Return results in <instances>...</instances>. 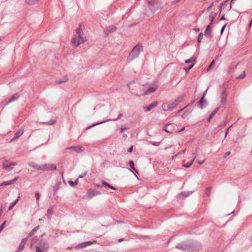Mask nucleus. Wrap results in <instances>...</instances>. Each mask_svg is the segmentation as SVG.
I'll return each instance as SVG.
<instances>
[{"mask_svg":"<svg viewBox=\"0 0 252 252\" xmlns=\"http://www.w3.org/2000/svg\"><path fill=\"white\" fill-rule=\"evenodd\" d=\"M84 27L79 24L75 30V33L71 39L70 43L72 47H78L80 44L87 41V37L84 32Z\"/></svg>","mask_w":252,"mask_h":252,"instance_id":"1","label":"nucleus"},{"mask_svg":"<svg viewBox=\"0 0 252 252\" xmlns=\"http://www.w3.org/2000/svg\"><path fill=\"white\" fill-rule=\"evenodd\" d=\"M133 81L130 82L128 84H127V87L128 89L130 90V93L135 94L136 96L144 95L145 94L152 93L155 92L158 88L157 86L156 85L153 86L143 85L141 91L139 94H134L132 92L133 89L132 88V85H133Z\"/></svg>","mask_w":252,"mask_h":252,"instance_id":"2","label":"nucleus"},{"mask_svg":"<svg viewBox=\"0 0 252 252\" xmlns=\"http://www.w3.org/2000/svg\"><path fill=\"white\" fill-rule=\"evenodd\" d=\"M143 51V47L140 44L136 45L129 54L128 60L129 62L137 58L140 53Z\"/></svg>","mask_w":252,"mask_h":252,"instance_id":"3","label":"nucleus"},{"mask_svg":"<svg viewBox=\"0 0 252 252\" xmlns=\"http://www.w3.org/2000/svg\"><path fill=\"white\" fill-rule=\"evenodd\" d=\"M148 6L151 11L154 14L158 9H161L163 6V3L158 0H148Z\"/></svg>","mask_w":252,"mask_h":252,"instance_id":"4","label":"nucleus"},{"mask_svg":"<svg viewBox=\"0 0 252 252\" xmlns=\"http://www.w3.org/2000/svg\"><path fill=\"white\" fill-rule=\"evenodd\" d=\"M227 93L225 89H223L220 96V106L225 107L226 106V97Z\"/></svg>","mask_w":252,"mask_h":252,"instance_id":"5","label":"nucleus"},{"mask_svg":"<svg viewBox=\"0 0 252 252\" xmlns=\"http://www.w3.org/2000/svg\"><path fill=\"white\" fill-rule=\"evenodd\" d=\"M100 194V192L96 190L89 189L87 193V195L89 199L92 198L93 197Z\"/></svg>","mask_w":252,"mask_h":252,"instance_id":"6","label":"nucleus"},{"mask_svg":"<svg viewBox=\"0 0 252 252\" xmlns=\"http://www.w3.org/2000/svg\"><path fill=\"white\" fill-rule=\"evenodd\" d=\"M56 169V166L54 164L41 165V170H54Z\"/></svg>","mask_w":252,"mask_h":252,"instance_id":"7","label":"nucleus"},{"mask_svg":"<svg viewBox=\"0 0 252 252\" xmlns=\"http://www.w3.org/2000/svg\"><path fill=\"white\" fill-rule=\"evenodd\" d=\"M16 164L14 162H10L8 161H4L2 164L3 167L7 170H10L13 168Z\"/></svg>","mask_w":252,"mask_h":252,"instance_id":"8","label":"nucleus"},{"mask_svg":"<svg viewBox=\"0 0 252 252\" xmlns=\"http://www.w3.org/2000/svg\"><path fill=\"white\" fill-rule=\"evenodd\" d=\"M183 100V96H178L172 103L170 104L171 109L177 106Z\"/></svg>","mask_w":252,"mask_h":252,"instance_id":"9","label":"nucleus"},{"mask_svg":"<svg viewBox=\"0 0 252 252\" xmlns=\"http://www.w3.org/2000/svg\"><path fill=\"white\" fill-rule=\"evenodd\" d=\"M207 91V89L204 92L203 96H202L201 99L199 102L198 106L201 108L203 109V108L207 105V101L204 100L205 95Z\"/></svg>","mask_w":252,"mask_h":252,"instance_id":"10","label":"nucleus"},{"mask_svg":"<svg viewBox=\"0 0 252 252\" xmlns=\"http://www.w3.org/2000/svg\"><path fill=\"white\" fill-rule=\"evenodd\" d=\"M212 24H211V23H210L209 25H208V26L206 27V30L205 31V35L210 38L212 37V34L211 33V28Z\"/></svg>","mask_w":252,"mask_h":252,"instance_id":"11","label":"nucleus"},{"mask_svg":"<svg viewBox=\"0 0 252 252\" xmlns=\"http://www.w3.org/2000/svg\"><path fill=\"white\" fill-rule=\"evenodd\" d=\"M174 126L172 124H168L165 126L164 130L168 133H172L174 130Z\"/></svg>","mask_w":252,"mask_h":252,"instance_id":"12","label":"nucleus"},{"mask_svg":"<svg viewBox=\"0 0 252 252\" xmlns=\"http://www.w3.org/2000/svg\"><path fill=\"white\" fill-rule=\"evenodd\" d=\"M176 248L183 250H189L190 246L186 243H182L178 244Z\"/></svg>","mask_w":252,"mask_h":252,"instance_id":"13","label":"nucleus"},{"mask_svg":"<svg viewBox=\"0 0 252 252\" xmlns=\"http://www.w3.org/2000/svg\"><path fill=\"white\" fill-rule=\"evenodd\" d=\"M68 150H70L76 152L77 153L82 152L83 151V148L81 146H72L67 148Z\"/></svg>","mask_w":252,"mask_h":252,"instance_id":"14","label":"nucleus"},{"mask_svg":"<svg viewBox=\"0 0 252 252\" xmlns=\"http://www.w3.org/2000/svg\"><path fill=\"white\" fill-rule=\"evenodd\" d=\"M27 239L26 238H23L19 245L18 250L17 252H22L25 248V246L27 242Z\"/></svg>","mask_w":252,"mask_h":252,"instance_id":"15","label":"nucleus"},{"mask_svg":"<svg viewBox=\"0 0 252 252\" xmlns=\"http://www.w3.org/2000/svg\"><path fill=\"white\" fill-rule=\"evenodd\" d=\"M18 177H16L14 179L7 182H4L0 184V186H8L14 184L18 179Z\"/></svg>","mask_w":252,"mask_h":252,"instance_id":"16","label":"nucleus"},{"mask_svg":"<svg viewBox=\"0 0 252 252\" xmlns=\"http://www.w3.org/2000/svg\"><path fill=\"white\" fill-rule=\"evenodd\" d=\"M94 242H91V241L83 242V243L79 244L77 246V248H80V249L84 248L86 247L87 246H90V245L93 244Z\"/></svg>","mask_w":252,"mask_h":252,"instance_id":"17","label":"nucleus"},{"mask_svg":"<svg viewBox=\"0 0 252 252\" xmlns=\"http://www.w3.org/2000/svg\"><path fill=\"white\" fill-rule=\"evenodd\" d=\"M162 108L163 111H166L169 110H171V108L170 107V105L169 103H164L162 105Z\"/></svg>","mask_w":252,"mask_h":252,"instance_id":"18","label":"nucleus"},{"mask_svg":"<svg viewBox=\"0 0 252 252\" xmlns=\"http://www.w3.org/2000/svg\"><path fill=\"white\" fill-rule=\"evenodd\" d=\"M156 105H157V103H156L151 104L149 106H148L147 107H144V110L146 112L150 111L152 109H153L155 107H156Z\"/></svg>","mask_w":252,"mask_h":252,"instance_id":"19","label":"nucleus"},{"mask_svg":"<svg viewBox=\"0 0 252 252\" xmlns=\"http://www.w3.org/2000/svg\"><path fill=\"white\" fill-rule=\"evenodd\" d=\"M29 165L30 166L32 167V168H34L37 170H40V169H41V165H38L37 164H36L34 162H33L29 163Z\"/></svg>","mask_w":252,"mask_h":252,"instance_id":"20","label":"nucleus"},{"mask_svg":"<svg viewBox=\"0 0 252 252\" xmlns=\"http://www.w3.org/2000/svg\"><path fill=\"white\" fill-rule=\"evenodd\" d=\"M217 13L215 12H211L209 16V19L210 21L211 24L213 23V21L216 17Z\"/></svg>","mask_w":252,"mask_h":252,"instance_id":"21","label":"nucleus"},{"mask_svg":"<svg viewBox=\"0 0 252 252\" xmlns=\"http://www.w3.org/2000/svg\"><path fill=\"white\" fill-rule=\"evenodd\" d=\"M220 109V107H217L209 116V118L207 119L208 122H210L215 115L217 113L219 109Z\"/></svg>","mask_w":252,"mask_h":252,"instance_id":"22","label":"nucleus"},{"mask_svg":"<svg viewBox=\"0 0 252 252\" xmlns=\"http://www.w3.org/2000/svg\"><path fill=\"white\" fill-rule=\"evenodd\" d=\"M24 131L23 129L19 130L15 134V137L12 139L11 140L17 139L23 134Z\"/></svg>","mask_w":252,"mask_h":252,"instance_id":"23","label":"nucleus"},{"mask_svg":"<svg viewBox=\"0 0 252 252\" xmlns=\"http://www.w3.org/2000/svg\"><path fill=\"white\" fill-rule=\"evenodd\" d=\"M67 80H68L67 77L65 76V77H63L62 79H59V80H57L56 82L58 84H61V83H65V82H67Z\"/></svg>","mask_w":252,"mask_h":252,"instance_id":"24","label":"nucleus"},{"mask_svg":"<svg viewBox=\"0 0 252 252\" xmlns=\"http://www.w3.org/2000/svg\"><path fill=\"white\" fill-rule=\"evenodd\" d=\"M19 201V198L16 199L14 202H13L8 207V210H11L14 207V206Z\"/></svg>","mask_w":252,"mask_h":252,"instance_id":"25","label":"nucleus"},{"mask_svg":"<svg viewBox=\"0 0 252 252\" xmlns=\"http://www.w3.org/2000/svg\"><path fill=\"white\" fill-rule=\"evenodd\" d=\"M193 161L194 159H192L190 162H188L187 163L184 164L183 166L186 168H189L192 165Z\"/></svg>","mask_w":252,"mask_h":252,"instance_id":"26","label":"nucleus"},{"mask_svg":"<svg viewBox=\"0 0 252 252\" xmlns=\"http://www.w3.org/2000/svg\"><path fill=\"white\" fill-rule=\"evenodd\" d=\"M109 33H110V30L108 29H106V30H105L104 31L103 36L104 37H107L109 34Z\"/></svg>","mask_w":252,"mask_h":252,"instance_id":"27","label":"nucleus"},{"mask_svg":"<svg viewBox=\"0 0 252 252\" xmlns=\"http://www.w3.org/2000/svg\"><path fill=\"white\" fill-rule=\"evenodd\" d=\"M195 59L192 57V58H190V59L186 60L185 63H195Z\"/></svg>","mask_w":252,"mask_h":252,"instance_id":"28","label":"nucleus"},{"mask_svg":"<svg viewBox=\"0 0 252 252\" xmlns=\"http://www.w3.org/2000/svg\"><path fill=\"white\" fill-rule=\"evenodd\" d=\"M39 0H28L27 2L29 4H33L37 3Z\"/></svg>","mask_w":252,"mask_h":252,"instance_id":"29","label":"nucleus"},{"mask_svg":"<svg viewBox=\"0 0 252 252\" xmlns=\"http://www.w3.org/2000/svg\"><path fill=\"white\" fill-rule=\"evenodd\" d=\"M203 37V33H200L198 35V38H197V42L199 43L201 42V40L202 39Z\"/></svg>","mask_w":252,"mask_h":252,"instance_id":"30","label":"nucleus"},{"mask_svg":"<svg viewBox=\"0 0 252 252\" xmlns=\"http://www.w3.org/2000/svg\"><path fill=\"white\" fill-rule=\"evenodd\" d=\"M192 156L193 157L192 159H194V160L197 157V149H196L195 150L194 152H193V153L192 154Z\"/></svg>","mask_w":252,"mask_h":252,"instance_id":"31","label":"nucleus"},{"mask_svg":"<svg viewBox=\"0 0 252 252\" xmlns=\"http://www.w3.org/2000/svg\"><path fill=\"white\" fill-rule=\"evenodd\" d=\"M195 63H193L191 65H190L188 68H185V70L187 72H188L193 66L195 65Z\"/></svg>","mask_w":252,"mask_h":252,"instance_id":"32","label":"nucleus"},{"mask_svg":"<svg viewBox=\"0 0 252 252\" xmlns=\"http://www.w3.org/2000/svg\"><path fill=\"white\" fill-rule=\"evenodd\" d=\"M6 221H4L2 224L0 226V232L3 229L6 224Z\"/></svg>","mask_w":252,"mask_h":252,"instance_id":"33","label":"nucleus"},{"mask_svg":"<svg viewBox=\"0 0 252 252\" xmlns=\"http://www.w3.org/2000/svg\"><path fill=\"white\" fill-rule=\"evenodd\" d=\"M18 96H13V97H12L10 99V100L8 101V103H10V102H12V101H14V100H17V98H18Z\"/></svg>","mask_w":252,"mask_h":252,"instance_id":"34","label":"nucleus"},{"mask_svg":"<svg viewBox=\"0 0 252 252\" xmlns=\"http://www.w3.org/2000/svg\"><path fill=\"white\" fill-rule=\"evenodd\" d=\"M129 165L131 168L134 169V162L132 160L129 161Z\"/></svg>","mask_w":252,"mask_h":252,"instance_id":"35","label":"nucleus"},{"mask_svg":"<svg viewBox=\"0 0 252 252\" xmlns=\"http://www.w3.org/2000/svg\"><path fill=\"white\" fill-rule=\"evenodd\" d=\"M102 185L106 188H110V185H109L107 182L103 181L102 183Z\"/></svg>","mask_w":252,"mask_h":252,"instance_id":"36","label":"nucleus"},{"mask_svg":"<svg viewBox=\"0 0 252 252\" xmlns=\"http://www.w3.org/2000/svg\"><path fill=\"white\" fill-rule=\"evenodd\" d=\"M211 190V188H208L206 189V191H205V193H206V194L207 195H209V194L210 193Z\"/></svg>","mask_w":252,"mask_h":252,"instance_id":"37","label":"nucleus"},{"mask_svg":"<svg viewBox=\"0 0 252 252\" xmlns=\"http://www.w3.org/2000/svg\"><path fill=\"white\" fill-rule=\"evenodd\" d=\"M35 197H36V201L38 202L40 198V194H39V192H35Z\"/></svg>","mask_w":252,"mask_h":252,"instance_id":"38","label":"nucleus"},{"mask_svg":"<svg viewBox=\"0 0 252 252\" xmlns=\"http://www.w3.org/2000/svg\"><path fill=\"white\" fill-rule=\"evenodd\" d=\"M190 194V192H182V194L184 196H185V197H187L188 196L189 194Z\"/></svg>","mask_w":252,"mask_h":252,"instance_id":"39","label":"nucleus"},{"mask_svg":"<svg viewBox=\"0 0 252 252\" xmlns=\"http://www.w3.org/2000/svg\"><path fill=\"white\" fill-rule=\"evenodd\" d=\"M189 112H185L182 115V117L183 118V119H185L187 116L188 115H189Z\"/></svg>","mask_w":252,"mask_h":252,"instance_id":"40","label":"nucleus"},{"mask_svg":"<svg viewBox=\"0 0 252 252\" xmlns=\"http://www.w3.org/2000/svg\"><path fill=\"white\" fill-rule=\"evenodd\" d=\"M53 213V209L52 208H49L47 210V214L51 215Z\"/></svg>","mask_w":252,"mask_h":252,"instance_id":"41","label":"nucleus"},{"mask_svg":"<svg viewBox=\"0 0 252 252\" xmlns=\"http://www.w3.org/2000/svg\"><path fill=\"white\" fill-rule=\"evenodd\" d=\"M214 63H215V61L213 60L212 62V63H211V64H210V65L209 66L208 68V70H210V69H211L212 68Z\"/></svg>","mask_w":252,"mask_h":252,"instance_id":"42","label":"nucleus"},{"mask_svg":"<svg viewBox=\"0 0 252 252\" xmlns=\"http://www.w3.org/2000/svg\"><path fill=\"white\" fill-rule=\"evenodd\" d=\"M189 106V105L186 106L185 107H184V108H183L182 109L178 110L177 112H176V114H178L179 113H180L184 109H185V108H186L188 106Z\"/></svg>","mask_w":252,"mask_h":252,"instance_id":"43","label":"nucleus"},{"mask_svg":"<svg viewBox=\"0 0 252 252\" xmlns=\"http://www.w3.org/2000/svg\"><path fill=\"white\" fill-rule=\"evenodd\" d=\"M127 129V127H121V128H120V132H121V133H123V132H124V131L125 130Z\"/></svg>","mask_w":252,"mask_h":252,"instance_id":"44","label":"nucleus"},{"mask_svg":"<svg viewBox=\"0 0 252 252\" xmlns=\"http://www.w3.org/2000/svg\"><path fill=\"white\" fill-rule=\"evenodd\" d=\"M87 175V172H85L84 173H83L81 175H80L79 176V178H83V177H84L86 176Z\"/></svg>","mask_w":252,"mask_h":252,"instance_id":"45","label":"nucleus"},{"mask_svg":"<svg viewBox=\"0 0 252 252\" xmlns=\"http://www.w3.org/2000/svg\"><path fill=\"white\" fill-rule=\"evenodd\" d=\"M122 115H123L122 114H120L117 118H114V119H113V120H114V121L118 120L122 116Z\"/></svg>","mask_w":252,"mask_h":252,"instance_id":"46","label":"nucleus"},{"mask_svg":"<svg viewBox=\"0 0 252 252\" xmlns=\"http://www.w3.org/2000/svg\"><path fill=\"white\" fill-rule=\"evenodd\" d=\"M68 183L71 186H75V184L74 183V182H73V181H69L68 182Z\"/></svg>","mask_w":252,"mask_h":252,"instance_id":"47","label":"nucleus"},{"mask_svg":"<svg viewBox=\"0 0 252 252\" xmlns=\"http://www.w3.org/2000/svg\"><path fill=\"white\" fill-rule=\"evenodd\" d=\"M226 27V25H224L220 30V34H222L224 30V29Z\"/></svg>","mask_w":252,"mask_h":252,"instance_id":"48","label":"nucleus"},{"mask_svg":"<svg viewBox=\"0 0 252 252\" xmlns=\"http://www.w3.org/2000/svg\"><path fill=\"white\" fill-rule=\"evenodd\" d=\"M180 153H178L176 155L173 156L172 158V159H173L176 157H180Z\"/></svg>","mask_w":252,"mask_h":252,"instance_id":"49","label":"nucleus"},{"mask_svg":"<svg viewBox=\"0 0 252 252\" xmlns=\"http://www.w3.org/2000/svg\"><path fill=\"white\" fill-rule=\"evenodd\" d=\"M197 163H198V164H203V163H204V160H202V161H200V160H197Z\"/></svg>","mask_w":252,"mask_h":252,"instance_id":"50","label":"nucleus"},{"mask_svg":"<svg viewBox=\"0 0 252 252\" xmlns=\"http://www.w3.org/2000/svg\"><path fill=\"white\" fill-rule=\"evenodd\" d=\"M133 150V146H131L129 149L128 150H127L128 152L130 153V152H132Z\"/></svg>","mask_w":252,"mask_h":252,"instance_id":"51","label":"nucleus"},{"mask_svg":"<svg viewBox=\"0 0 252 252\" xmlns=\"http://www.w3.org/2000/svg\"><path fill=\"white\" fill-rule=\"evenodd\" d=\"M230 154V152H227L224 154V157H226Z\"/></svg>","mask_w":252,"mask_h":252,"instance_id":"52","label":"nucleus"},{"mask_svg":"<svg viewBox=\"0 0 252 252\" xmlns=\"http://www.w3.org/2000/svg\"><path fill=\"white\" fill-rule=\"evenodd\" d=\"M185 129V127H184L182 128L181 129H179V130H177L176 132H182V131H183Z\"/></svg>","mask_w":252,"mask_h":252,"instance_id":"53","label":"nucleus"},{"mask_svg":"<svg viewBox=\"0 0 252 252\" xmlns=\"http://www.w3.org/2000/svg\"><path fill=\"white\" fill-rule=\"evenodd\" d=\"M186 152V149H184L183 150V151H182L181 152H180V155L181 154H184Z\"/></svg>","mask_w":252,"mask_h":252,"instance_id":"54","label":"nucleus"},{"mask_svg":"<svg viewBox=\"0 0 252 252\" xmlns=\"http://www.w3.org/2000/svg\"><path fill=\"white\" fill-rule=\"evenodd\" d=\"M213 5V3L211 4V5L209 6L208 8H207V10L209 11L210 10V8H211V7Z\"/></svg>","mask_w":252,"mask_h":252,"instance_id":"55","label":"nucleus"},{"mask_svg":"<svg viewBox=\"0 0 252 252\" xmlns=\"http://www.w3.org/2000/svg\"><path fill=\"white\" fill-rule=\"evenodd\" d=\"M245 77V74H242L241 75H240L239 78H243L244 77Z\"/></svg>","mask_w":252,"mask_h":252,"instance_id":"56","label":"nucleus"},{"mask_svg":"<svg viewBox=\"0 0 252 252\" xmlns=\"http://www.w3.org/2000/svg\"><path fill=\"white\" fill-rule=\"evenodd\" d=\"M124 240V239L123 238H122V239H120L118 240V242H121L122 241H123Z\"/></svg>","mask_w":252,"mask_h":252,"instance_id":"57","label":"nucleus"},{"mask_svg":"<svg viewBox=\"0 0 252 252\" xmlns=\"http://www.w3.org/2000/svg\"><path fill=\"white\" fill-rule=\"evenodd\" d=\"M228 129H229V128H227V130H226V132L225 133V137H226L227 134V132H228Z\"/></svg>","mask_w":252,"mask_h":252,"instance_id":"58","label":"nucleus"},{"mask_svg":"<svg viewBox=\"0 0 252 252\" xmlns=\"http://www.w3.org/2000/svg\"><path fill=\"white\" fill-rule=\"evenodd\" d=\"M252 25V19L250 23V25H249L250 28L251 27Z\"/></svg>","mask_w":252,"mask_h":252,"instance_id":"59","label":"nucleus"},{"mask_svg":"<svg viewBox=\"0 0 252 252\" xmlns=\"http://www.w3.org/2000/svg\"><path fill=\"white\" fill-rule=\"evenodd\" d=\"M78 183V180L77 179L75 182L74 183L75 184V185H77Z\"/></svg>","mask_w":252,"mask_h":252,"instance_id":"60","label":"nucleus"},{"mask_svg":"<svg viewBox=\"0 0 252 252\" xmlns=\"http://www.w3.org/2000/svg\"><path fill=\"white\" fill-rule=\"evenodd\" d=\"M115 30H116V28H115L113 29V28H112V27H111V32H112V31H115Z\"/></svg>","mask_w":252,"mask_h":252,"instance_id":"61","label":"nucleus"},{"mask_svg":"<svg viewBox=\"0 0 252 252\" xmlns=\"http://www.w3.org/2000/svg\"><path fill=\"white\" fill-rule=\"evenodd\" d=\"M127 135L126 134H125V133L124 134V135H123V137H127Z\"/></svg>","mask_w":252,"mask_h":252,"instance_id":"62","label":"nucleus"},{"mask_svg":"<svg viewBox=\"0 0 252 252\" xmlns=\"http://www.w3.org/2000/svg\"><path fill=\"white\" fill-rule=\"evenodd\" d=\"M224 16H223L221 18H220V20H224Z\"/></svg>","mask_w":252,"mask_h":252,"instance_id":"63","label":"nucleus"},{"mask_svg":"<svg viewBox=\"0 0 252 252\" xmlns=\"http://www.w3.org/2000/svg\"><path fill=\"white\" fill-rule=\"evenodd\" d=\"M95 186L97 187H101V186L100 185H95Z\"/></svg>","mask_w":252,"mask_h":252,"instance_id":"64","label":"nucleus"}]
</instances>
